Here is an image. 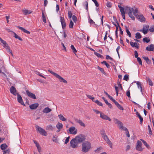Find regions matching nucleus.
<instances>
[{
  "mask_svg": "<svg viewBox=\"0 0 154 154\" xmlns=\"http://www.w3.org/2000/svg\"><path fill=\"white\" fill-rule=\"evenodd\" d=\"M91 147V144L88 141H85L82 144V151L84 152H88Z\"/></svg>",
  "mask_w": 154,
  "mask_h": 154,
  "instance_id": "f257e3e1",
  "label": "nucleus"
},
{
  "mask_svg": "<svg viewBox=\"0 0 154 154\" xmlns=\"http://www.w3.org/2000/svg\"><path fill=\"white\" fill-rule=\"evenodd\" d=\"M0 41L1 43L2 44V45L3 47L7 49V52H9V53L13 56V54H12V51L11 50H10V47L8 46V45L7 43L6 42L2 39Z\"/></svg>",
  "mask_w": 154,
  "mask_h": 154,
  "instance_id": "f03ea898",
  "label": "nucleus"
},
{
  "mask_svg": "<svg viewBox=\"0 0 154 154\" xmlns=\"http://www.w3.org/2000/svg\"><path fill=\"white\" fill-rule=\"evenodd\" d=\"M35 127L36 130L37 131L41 134L44 136L47 135L48 134L44 129L39 127L38 125H36Z\"/></svg>",
  "mask_w": 154,
  "mask_h": 154,
  "instance_id": "7ed1b4c3",
  "label": "nucleus"
},
{
  "mask_svg": "<svg viewBox=\"0 0 154 154\" xmlns=\"http://www.w3.org/2000/svg\"><path fill=\"white\" fill-rule=\"evenodd\" d=\"M75 140L78 143H81L85 139V136L83 134H80L77 136L75 138Z\"/></svg>",
  "mask_w": 154,
  "mask_h": 154,
  "instance_id": "20e7f679",
  "label": "nucleus"
},
{
  "mask_svg": "<svg viewBox=\"0 0 154 154\" xmlns=\"http://www.w3.org/2000/svg\"><path fill=\"white\" fill-rule=\"evenodd\" d=\"M142 144L141 142L138 141L137 143L136 146V149L138 151H142L143 150V148H142Z\"/></svg>",
  "mask_w": 154,
  "mask_h": 154,
  "instance_id": "39448f33",
  "label": "nucleus"
},
{
  "mask_svg": "<svg viewBox=\"0 0 154 154\" xmlns=\"http://www.w3.org/2000/svg\"><path fill=\"white\" fill-rule=\"evenodd\" d=\"M77 143L75 140V139H72L70 142V146L73 148H76L78 147V145L77 144Z\"/></svg>",
  "mask_w": 154,
  "mask_h": 154,
  "instance_id": "423d86ee",
  "label": "nucleus"
},
{
  "mask_svg": "<svg viewBox=\"0 0 154 154\" xmlns=\"http://www.w3.org/2000/svg\"><path fill=\"white\" fill-rule=\"evenodd\" d=\"M125 10L128 13L129 16H131L132 15V12L134 11V9L129 7H125Z\"/></svg>",
  "mask_w": 154,
  "mask_h": 154,
  "instance_id": "0eeeda50",
  "label": "nucleus"
},
{
  "mask_svg": "<svg viewBox=\"0 0 154 154\" xmlns=\"http://www.w3.org/2000/svg\"><path fill=\"white\" fill-rule=\"evenodd\" d=\"M60 22L61 23L62 27L63 29H64L66 27V23L65 22V19L63 17L60 16Z\"/></svg>",
  "mask_w": 154,
  "mask_h": 154,
  "instance_id": "6e6552de",
  "label": "nucleus"
},
{
  "mask_svg": "<svg viewBox=\"0 0 154 154\" xmlns=\"http://www.w3.org/2000/svg\"><path fill=\"white\" fill-rule=\"evenodd\" d=\"M26 91L27 95L29 97L34 99H36V96L35 94L30 92L28 90H26Z\"/></svg>",
  "mask_w": 154,
  "mask_h": 154,
  "instance_id": "1a4fd4ad",
  "label": "nucleus"
},
{
  "mask_svg": "<svg viewBox=\"0 0 154 154\" xmlns=\"http://www.w3.org/2000/svg\"><path fill=\"white\" fill-rule=\"evenodd\" d=\"M10 92L14 96H16L18 93L17 92V90L16 88L13 86H11L10 89Z\"/></svg>",
  "mask_w": 154,
  "mask_h": 154,
  "instance_id": "9d476101",
  "label": "nucleus"
},
{
  "mask_svg": "<svg viewBox=\"0 0 154 154\" xmlns=\"http://www.w3.org/2000/svg\"><path fill=\"white\" fill-rule=\"evenodd\" d=\"M69 133L71 134H75L77 133V129L74 127H70L69 129Z\"/></svg>",
  "mask_w": 154,
  "mask_h": 154,
  "instance_id": "9b49d317",
  "label": "nucleus"
},
{
  "mask_svg": "<svg viewBox=\"0 0 154 154\" xmlns=\"http://www.w3.org/2000/svg\"><path fill=\"white\" fill-rule=\"evenodd\" d=\"M17 101L18 102L20 103L21 105L23 106H25V104L23 102L22 97L19 94H17Z\"/></svg>",
  "mask_w": 154,
  "mask_h": 154,
  "instance_id": "f8f14e48",
  "label": "nucleus"
},
{
  "mask_svg": "<svg viewBox=\"0 0 154 154\" xmlns=\"http://www.w3.org/2000/svg\"><path fill=\"white\" fill-rule=\"evenodd\" d=\"M100 117L102 118V119L105 120H108L109 121H111V119L108 116H107L106 115H105L103 113H100Z\"/></svg>",
  "mask_w": 154,
  "mask_h": 154,
  "instance_id": "ddd939ff",
  "label": "nucleus"
},
{
  "mask_svg": "<svg viewBox=\"0 0 154 154\" xmlns=\"http://www.w3.org/2000/svg\"><path fill=\"white\" fill-rule=\"evenodd\" d=\"M136 18H137L141 22H145L146 19L143 14H141L138 15Z\"/></svg>",
  "mask_w": 154,
  "mask_h": 154,
  "instance_id": "4468645a",
  "label": "nucleus"
},
{
  "mask_svg": "<svg viewBox=\"0 0 154 154\" xmlns=\"http://www.w3.org/2000/svg\"><path fill=\"white\" fill-rule=\"evenodd\" d=\"M56 77L58 79L59 81L60 82L66 84L67 83V81L59 75L58 74L57 76H56Z\"/></svg>",
  "mask_w": 154,
  "mask_h": 154,
  "instance_id": "2eb2a0df",
  "label": "nucleus"
},
{
  "mask_svg": "<svg viewBox=\"0 0 154 154\" xmlns=\"http://www.w3.org/2000/svg\"><path fill=\"white\" fill-rule=\"evenodd\" d=\"M38 105L39 104L38 103H35L30 105L29 107L31 109H35L38 107Z\"/></svg>",
  "mask_w": 154,
  "mask_h": 154,
  "instance_id": "dca6fc26",
  "label": "nucleus"
},
{
  "mask_svg": "<svg viewBox=\"0 0 154 154\" xmlns=\"http://www.w3.org/2000/svg\"><path fill=\"white\" fill-rule=\"evenodd\" d=\"M130 44L131 45L133 48H136L137 49H138L139 48V47L138 46L139 44L135 42L134 43L132 42H130Z\"/></svg>",
  "mask_w": 154,
  "mask_h": 154,
  "instance_id": "f3484780",
  "label": "nucleus"
},
{
  "mask_svg": "<svg viewBox=\"0 0 154 154\" xmlns=\"http://www.w3.org/2000/svg\"><path fill=\"white\" fill-rule=\"evenodd\" d=\"M22 11L23 14L25 15L30 14L32 12V11L28 10L26 9L25 8L22 10Z\"/></svg>",
  "mask_w": 154,
  "mask_h": 154,
  "instance_id": "a211bd4d",
  "label": "nucleus"
},
{
  "mask_svg": "<svg viewBox=\"0 0 154 154\" xmlns=\"http://www.w3.org/2000/svg\"><path fill=\"white\" fill-rule=\"evenodd\" d=\"M154 49V45L153 44H151L149 45L146 48V50L148 51H153Z\"/></svg>",
  "mask_w": 154,
  "mask_h": 154,
  "instance_id": "6ab92c4d",
  "label": "nucleus"
},
{
  "mask_svg": "<svg viewBox=\"0 0 154 154\" xmlns=\"http://www.w3.org/2000/svg\"><path fill=\"white\" fill-rule=\"evenodd\" d=\"M17 27L18 28L20 29L23 32L25 33L28 34H29L30 33V32L29 31L26 30L25 29H24V28H23L22 27H20V26H17Z\"/></svg>",
  "mask_w": 154,
  "mask_h": 154,
  "instance_id": "aec40b11",
  "label": "nucleus"
},
{
  "mask_svg": "<svg viewBox=\"0 0 154 154\" xmlns=\"http://www.w3.org/2000/svg\"><path fill=\"white\" fill-rule=\"evenodd\" d=\"M118 125H119V129L122 130H124V131H127V129L126 128H124L123 126V124L121 122L120 123H119Z\"/></svg>",
  "mask_w": 154,
  "mask_h": 154,
  "instance_id": "412c9836",
  "label": "nucleus"
},
{
  "mask_svg": "<svg viewBox=\"0 0 154 154\" xmlns=\"http://www.w3.org/2000/svg\"><path fill=\"white\" fill-rule=\"evenodd\" d=\"M75 122L79 123L81 126L85 127V124L81 120L78 119H76L75 120Z\"/></svg>",
  "mask_w": 154,
  "mask_h": 154,
  "instance_id": "4be33fe9",
  "label": "nucleus"
},
{
  "mask_svg": "<svg viewBox=\"0 0 154 154\" xmlns=\"http://www.w3.org/2000/svg\"><path fill=\"white\" fill-rule=\"evenodd\" d=\"M136 83L137 85L138 88L140 89V92H141L142 94H143V92L142 91V87L141 82H140L138 81Z\"/></svg>",
  "mask_w": 154,
  "mask_h": 154,
  "instance_id": "5701e85b",
  "label": "nucleus"
},
{
  "mask_svg": "<svg viewBox=\"0 0 154 154\" xmlns=\"http://www.w3.org/2000/svg\"><path fill=\"white\" fill-rule=\"evenodd\" d=\"M46 129L47 130L53 131L54 129V127L51 125H50L46 126Z\"/></svg>",
  "mask_w": 154,
  "mask_h": 154,
  "instance_id": "b1692460",
  "label": "nucleus"
},
{
  "mask_svg": "<svg viewBox=\"0 0 154 154\" xmlns=\"http://www.w3.org/2000/svg\"><path fill=\"white\" fill-rule=\"evenodd\" d=\"M51 109L48 107L45 108L43 110V112L44 113H48L51 111Z\"/></svg>",
  "mask_w": 154,
  "mask_h": 154,
  "instance_id": "393cba45",
  "label": "nucleus"
},
{
  "mask_svg": "<svg viewBox=\"0 0 154 154\" xmlns=\"http://www.w3.org/2000/svg\"><path fill=\"white\" fill-rule=\"evenodd\" d=\"M102 98L104 100L106 104L108 105L110 108H111L112 107V105L108 102L104 97H103Z\"/></svg>",
  "mask_w": 154,
  "mask_h": 154,
  "instance_id": "a878e982",
  "label": "nucleus"
},
{
  "mask_svg": "<svg viewBox=\"0 0 154 154\" xmlns=\"http://www.w3.org/2000/svg\"><path fill=\"white\" fill-rule=\"evenodd\" d=\"M118 7L120 9V11L121 13V14H125V11L124 8L122 7L120 5H118Z\"/></svg>",
  "mask_w": 154,
  "mask_h": 154,
  "instance_id": "bb28decb",
  "label": "nucleus"
},
{
  "mask_svg": "<svg viewBox=\"0 0 154 154\" xmlns=\"http://www.w3.org/2000/svg\"><path fill=\"white\" fill-rule=\"evenodd\" d=\"M8 147V146L5 143L1 144L0 146L1 149L3 150H5V149H7Z\"/></svg>",
  "mask_w": 154,
  "mask_h": 154,
  "instance_id": "cd10ccee",
  "label": "nucleus"
},
{
  "mask_svg": "<svg viewBox=\"0 0 154 154\" xmlns=\"http://www.w3.org/2000/svg\"><path fill=\"white\" fill-rule=\"evenodd\" d=\"M56 127L57 129H61L63 128V125L62 123L58 122L56 125Z\"/></svg>",
  "mask_w": 154,
  "mask_h": 154,
  "instance_id": "c85d7f7f",
  "label": "nucleus"
},
{
  "mask_svg": "<svg viewBox=\"0 0 154 154\" xmlns=\"http://www.w3.org/2000/svg\"><path fill=\"white\" fill-rule=\"evenodd\" d=\"M141 140L143 144L145 145V146L148 149H150V146L149 145V144L146 142V141L144 140L143 139H140Z\"/></svg>",
  "mask_w": 154,
  "mask_h": 154,
  "instance_id": "c756f323",
  "label": "nucleus"
},
{
  "mask_svg": "<svg viewBox=\"0 0 154 154\" xmlns=\"http://www.w3.org/2000/svg\"><path fill=\"white\" fill-rule=\"evenodd\" d=\"M105 141H106L107 144L109 146L110 148H112V143L111 142V141H110L109 139V138H108L107 139H106Z\"/></svg>",
  "mask_w": 154,
  "mask_h": 154,
  "instance_id": "7c9ffc66",
  "label": "nucleus"
},
{
  "mask_svg": "<svg viewBox=\"0 0 154 154\" xmlns=\"http://www.w3.org/2000/svg\"><path fill=\"white\" fill-rule=\"evenodd\" d=\"M58 117L61 120L63 121H65L66 120V119L61 114L58 115Z\"/></svg>",
  "mask_w": 154,
  "mask_h": 154,
  "instance_id": "2f4dec72",
  "label": "nucleus"
},
{
  "mask_svg": "<svg viewBox=\"0 0 154 154\" xmlns=\"http://www.w3.org/2000/svg\"><path fill=\"white\" fill-rule=\"evenodd\" d=\"M125 29H125L126 32H127L128 35L129 37H131V32L129 31L128 29V27L126 26H125Z\"/></svg>",
  "mask_w": 154,
  "mask_h": 154,
  "instance_id": "473e14b6",
  "label": "nucleus"
},
{
  "mask_svg": "<svg viewBox=\"0 0 154 154\" xmlns=\"http://www.w3.org/2000/svg\"><path fill=\"white\" fill-rule=\"evenodd\" d=\"M135 38L137 39H140L141 38L142 36L140 34L139 32H137L135 34Z\"/></svg>",
  "mask_w": 154,
  "mask_h": 154,
  "instance_id": "72a5a7b5",
  "label": "nucleus"
},
{
  "mask_svg": "<svg viewBox=\"0 0 154 154\" xmlns=\"http://www.w3.org/2000/svg\"><path fill=\"white\" fill-rule=\"evenodd\" d=\"M143 42H146V43H148L150 41L149 38L148 37H145L143 38Z\"/></svg>",
  "mask_w": 154,
  "mask_h": 154,
  "instance_id": "f704fd0d",
  "label": "nucleus"
},
{
  "mask_svg": "<svg viewBox=\"0 0 154 154\" xmlns=\"http://www.w3.org/2000/svg\"><path fill=\"white\" fill-rule=\"evenodd\" d=\"M13 33L14 34V37L18 39L20 41H22L23 40L21 38L20 36L18 35L17 34H16L14 32H13Z\"/></svg>",
  "mask_w": 154,
  "mask_h": 154,
  "instance_id": "c9c22d12",
  "label": "nucleus"
},
{
  "mask_svg": "<svg viewBox=\"0 0 154 154\" xmlns=\"http://www.w3.org/2000/svg\"><path fill=\"white\" fill-rule=\"evenodd\" d=\"M42 14L43 21L44 22V23H45L46 22V17L43 11H42Z\"/></svg>",
  "mask_w": 154,
  "mask_h": 154,
  "instance_id": "e433bc0d",
  "label": "nucleus"
},
{
  "mask_svg": "<svg viewBox=\"0 0 154 154\" xmlns=\"http://www.w3.org/2000/svg\"><path fill=\"white\" fill-rule=\"evenodd\" d=\"M138 10L137 8H136L134 10L133 14L136 17L138 15L137 14Z\"/></svg>",
  "mask_w": 154,
  "mask_h": 154,
  "instance_id": "4c0bfd02",
  "label": "nucleus"
},
{
  "mask_svg": "<svg viewBox=\"0 0 154 154\" xmlns=\"http://www.w3.org/2000/svg\"><path fill=\"white\" fill-rule=\"evenodd\" d=\"M98 68L99 69V70L100 71V72L106 75V73L104 72L103 69V68H101L100 67L98 66Z\"/></svg>",
  "mask_w": 154,
  "mask_h": 154,
  "instance_id": "58836bf2",
  "label": "nucleus"
},
{
  "mask_svg": "<svg viewBox=\"0 0 154 154\" xmlns=\"http://www.w3.org/2000/svg\"><path fill=\"white\" fill-rule=\"evenodd\" d=\"M101 63L102 64H104L105 65L107 68H109L110 67V65L108 63L105 61H103L102 62H101Z\"/></svg>",
  "mask_w": 154,
  "mask_h": 154,
  "instance_id": "ea45409f",
  "label": "nucleus"
},
{
  "mask_svg": "<svg viewBox=\"0 0 154 154\" xmlns=\"http://www.w3.org/2000/svg\"><path fill=\"white\" fill-rule=\"evenodd\" d=\"M48 71L51 73V74L53 75L54 76L56 77V76L58 75V74L53 72L52 70L50 69H48Z\"/></svg>",
  "mask_w": 154,
  "mask_h": 154,
  "instance_id": "a19ab883",
  "label": "nucleus"
},
{
  "mask_svg": "<svg viewBox=\"0 0 154 154\" xmlns=\"http://www.w3.org/2000/svg\"><path fill=\"white\" fill-rule=\"evenodd\" d=\"M100 133L101 135H102V137L103 136H104V135H106V133L105 132V131L103 129L101 130L100 131Z\"/></svg>",
  "mask_w": 154,
  "mask_h": 154,
  "instance_id": "79ce46f5",
  "label": "nucleus"
},
{
  "mask_svg": "<svg viewBox=\"0 0 154 154\" xmlns=\"http://www.w3.org/2000/svg\"><path fill=\"white\" fill-rule=\"evenodd\" d=\"M3 154H9L10 152V150L8 149L3 150Z\"/></svg>",
  "mask_w": 154,
  "mask_h": 154,
  "instance_id": "37998d69",
  "label": "nucleus"
},
{
  "mask_svg": "<svg viewBox=\"0 0 154 154\" xmlns=\"http://www.w3.org/2000/svg\"><path fill=\"white\" fill-rule=\"evenodd\" d=\"M71 48L73 53H75L77 52V51L73 45H71Z\"/></svg>",
  "mask_w": 154,
  "mask_h": 154,
  "instance_id": "c03bdc74",
  "label": "nucleus"
},
{
  "mask_svg": "<svg viewBox=\"0 0 154 154\" xmlns=\"http://www.w3.org/2000/svg\"><path fill=\"white\" fill-rule=\"evenodd\" d=\"M140 31L143 32L144 34L145 35L147 33L148 30L143 28L142 30H140Z\"/></svg>",
  "mask_w": 154,
  "mask_h": 154,
  "instance_id": "a18cd8bd",
  "label": "nucleus"
},
{
  "mask_svg": "<svg viewBox=\"0 0 154 154\" xmlns=\"http://www.w3.org/2000/svg\"><path fill=\"white\" fill-rule=\"evenodd\" d=\"M74 25V23L72 20H71L69 24V27L70 28H72Z\"/></svg>",
  "mask_w": 154,
  "mask_h": 154,
  "instance_id": "49530a36",
  "label": "nucleus"
},
{
  "mask_svg": "<svg viewBox=\"0 0 154 154\" xmlns=\"http://www.w3.org/2000/svg\"><path fill=\"white\" fill-rule=\"evenodd\" d=\"M123 79L126 81H128L129 80V75H125L124 76Z\"/></svg>",
  "mask_w": 154,
  "mask_h": 154,
  "instance_id": "de8ad7c7",
  "label": "nucleus"
},
{
  "mask_svg": "<svg viewBox=\"0 0 154 154\" xmlns=\"http://www.w3.org/2000/svg\"><path fill=\"white\" fill-rule=\"evenodd\" d=\"M116 22L117 23V24L118 25V26H119V30H120V34H122V35L123 34V31L122 30V28H121V27L119 25V24L118 22H117V21H116Z\"/></svg>",
  "mask_w": 154,
  "mask_h": 154,
  "instance_id": "09e8293b",
  "label": "nucleus"
},
{
  "mask_svg": "<svg viewBox=\"0 0 154 154\" xmlns=\"http://www.w3.org/2000/svg\"><path fill=\"white\" fill-rule=\"evenodd\" d=\"M94 54L97 56L99 57L102 58L103 57V56L101 55L97 52H95Z\"/></svg>",
  "mask_w": 154,
  "mask_h": 154,
  "instance_id": "8fccbe9b",
  "label": "nucleus"
},
{
  "mask_svg": "<svg viewBox=\"0 0 154 154\" xmlns=\"http://www.w3.org/2000/svg\"><path fill=\"white\" fill-rule=\"evenodd\" d=\"M137 117L139 118V119H140V123L141 124H142V122L143 121V117L141 116L140 115L137 116Z\"/></svg>",
  "mask_w": 154,
  "mask_h": 154,
  "instance_id": "3c124183",
  "label": "nucleus"
},
{
  "mask_svg": "<svg viewBox=\"0 0 154 154\" xmlns=\"http://www.w3.org/2000/svg\"><path fill=\"white\" fill-rule=\"evenodd\" d=\"M149 30L151 32H154V26H151L149 28Z\"/></svg>",
  "mask_w": 154,
  "mask_h": 154,
  "instance_id": "603ef678",
  "label": "nucleus"
},
{
  "mask_svg": "<svg viewBox=\"0 0 154 154\" xmlns=\"http://www.w3.org/2000/svg\"><path fill=\"white\" fill-rule=\"evenodd\" d=\"M147 81L149 82V85L151 86H152L153 85L152 82V81H151V79L149 78H147Z\"/></svg>",
  "mask_w": 154,
  "mask_h": 154,
  "instance_id": "864d4df0",
  "label": "nucleus"
},
{
  "mask_svg": "<svg viewBox=\"0 0 154 154\" xmlns=\"http://www.w3.org/2000/svg\"><path fill=\"white\" fill-rule=\"evenodd\" d=\"M36 74L40 76L41 77H43V78L44 79H46V77H45L44 76L42 75L40 73V72H39L36 71Z\"/></svg>",
  "mask_w": 154,
  "mask_h": 154,
  "instance_id": "5fc2aeb1",
  "label": "nucleus"
},
{
  "mask_svg": "<svg viewBox=\"0 0 154 154\" xmlns=\"http://www.w3.org/2000/svg\"><path fill=\"white\" fill-rule=\"evenodd\" d=\"M137 61L138 62L140 65H142V62L141 60L140 57H138L137 58Z\"/></svg>",
  "mask_w": 154,
  "mask_h": 154,
  "instance_id": "6e6d98bb",
  "label": "nucleus"
},
{
  "mask_svg": "<svg viewBox=\"0 0 154 154\" xmlns=\"http://www.w3.org/2000/svg\"><path fill=\"white\" fill-rule=\"evenodd\" d=\"M89 23L90 24H94L95 25H96V24L90 18V16H89Z\"/></svg>",
  "mask_w": 154,
  "mask_h": 154,
  "instance_id": "4d7b16f0",
  "label": "nucleus"
},
{
  "mask_svg": "<svg viewBox=\"0 0 154 154\" xmlns=\"http://www.w3.org/2000/svg\"><path fill=\"white\" fill-rule=\"evenodd\" d=\"M106 59L107 60L109 59L112 61H114L113 59L108 55H106Z\"/></svg>",
  "mask_w": 154,
  "mask_h": 154,
  "instance_id": "13d9d810",
  "label": "nucleus"
},
{
  "mask_svg": "<svg viewBox=\"0 0 154 154\" xmlns=\"http://www.w3.org/2000/svg\"><path fill=\"white\" fill-rule=\"evenodd\" d=\"M126 95L128 97L130 98V90L128 89L127 90L126 92Z\"/></svg>",
  "mask_w": 154,
  "mask_h": 154,
  "instance_id": "bf43d9fd",
  "label": "nucleus"
},
{
  "mask_svg": "<svg viewBox=\"0 0 154 154\" xmlns=\"http://www.w3.org/2000/svg\"><path fill=\"white\" fill-rule=\"evenodd\" d=\"M114 121L115 122V123L117 124L118 125L121 122L119 121L118 119H114Z\"/></svg>",
  "mask_w": 154,
  "mask_h": 154,
  "instance_id": "052dcab7",
  "label": "nucleus"
},
{
  "mask_svg": "<svg viewBox=\"0 0 154 154\" xmlns=\"http://www.w3.org/2000/svg\"><path fill=\"white\" fill-rule=\"evenodd\" d=\"M68 17L69 18H71L72 17V13L70 11H69L68 13Z\"/></svg>",
  "mask_w": 154,
  "mask_h": 154,
  "instance_id": "680f3d73",
  "label": "nucleus"
},
{
  "mask_svg": "<svg viewBox=\"0 0 154 154\" xmlns=\"http://www.w3.org/2000/svg\"><path fill=\"white\" fill-rule=\"evenodd\" d=\"M106 6L109 8H110L112 7V4L109 2H108L106 4Z\"/></svg>",
  "mask_w": 154,
  "mask_h": 154,
  "instance_id": "e2e57ef3",
  "label": "nucleus"
},
{
  "mask_svg": "<svg viewBox=\"0 0 154 154\" xmlns=\"http://www.w3.org/2000/svg\"><path fill=\"white\" fill-rule=\"evenodd\" d=\"M96 103H97L99 106H103L102 103L101 102L99 101L98 100L96 101Z\"/></svg>",
  "mask_w": 154,
  "mask_h": 154,
  "instance_id": "0e129e2a",
  "label": "nucleus"
},
{
  "mask_svg": "<svg viewBox=\"0 0 154 154\" xmlns=\"http://www.w3.org/2000/svg\"><path fill=\"white\" fill-rule=\"evenodd\" d=\"M72 19L74 22H75L77 20V18L75 15H73L72 16Z\"/></svg>",
  "mask_w": 154,
  "mask_h": 154,
  "instance_id": "69168bd1",
  "label": "nucleus"
},
{
  "mask_svg": "<svg viewBox=\"0 0 154 154\" xmlns=\"http://www.w3.org/2000/svg\"><path fill=\"white\" fill-rule=\"evenodd\" d=\"M101 149L100 147L97 148V149L95 150L94 151L96 153H99L100 152V150Z\"/></svg>",
  "mask_w": 154,
  "mask_h": 154,
  "instance_id": "338daca9",
  "label": "nucleus"
},
{
  "mask_svg": "<svg viewBox=\"0 0 154 154\" xmlns=\"http://www.w3.org/2000/svg\"><path fill=\"white\" fill-rule=\"evenodd\" d=\"M149 26L148 25H145L144 26L143 29H146V30H148Z\"/></svg>",
  "mask_w": 154,
  "mask_h": 154,
  "instance_id": "774afa93",
  "label": "nucleus"
}]
</instances>
